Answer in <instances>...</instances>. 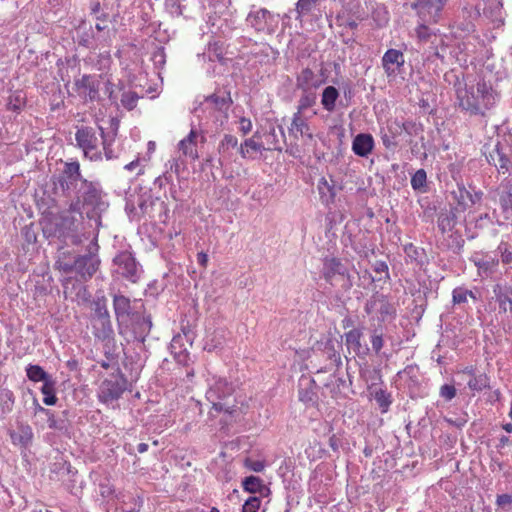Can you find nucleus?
Masks as SVG:
<instances>
[{
	"label": "nucleus",
	"instance_id": "obj_1",
	"mask_svg": "<svg viewBox=\"0 0 512 512\" xmlns=\"http://www.w3.org/2000/svg\"><path fill=\"white\" fill-rule=\"evenodd\" d=\"M53 185L55 195L69 200L70 212H81V208L86 207L94 215H99L108 208L100 183L85 179L78 161L66 162Z\"/></svg>",
	"mask_w": 512,
	"mask_h": 512
},
{
	"label": "nucleus",
	"instance_id": "obj_2",
	"mask_svg": "<svg viewBox=\"0 0 512 512\" xmlns=\"http://www.w3.org/2000/svg\"><path fill=\"white\" fill-rule=\"evenodd\" d=\"M43 232L48 238H56L65 245H79L84 239H88L82 212H70L69 208L62 211Z\"/></svg>",
	"mask_w": 512,
	"mask_h": 512
},
{
	"label": "nucleus",
	"instance_id": "obj_3",
	"mask_svg": "<svg viewBox=\"0 0 512 512\" xmlns=\"http://www.w3.org/2000/svg\"><path fill=\"white\" fill-rule=\"evenodd\" d=\"M459 106L472 115H485L499 101V93L490 83L480 80L476 85L458 90Z\"/></svg>",
	"mask_w": 512,
	"mask_h": 512
},
{
	"label": "nucleus",
	"instance_id": "obj_4",
	"mask_svg": "<svg viewBox=\"0 0 512 512\" xmlns=\"http://www.w3.org/2000/svg\"><path fill=\"white\" fill-rule=\"evenodd\" d=\"M98 245L96 242H91L88 249V254L72 258L67 256L65 252H60L56 261V267L65 272H76L82 279L87 280L91 278L97 271L100 260L97 256Z\"/></svg>",
	"mask_w": 512,
	"mask_h": 512
},
{
	"label": "nucleus",
	"instance_id": "obj_5",
	"mask_svg": "<svg viewBox=\"0 0 512 512\" xmlns=\"http://www.w3.org/2000/svg\"><path fill=\"white\" fill-rule=\"evenodd\" d=\"M233 392L234 386L231 383L224 378H217L207 390L206 398L216 411L231 414L235 407Z\"/></svg>",
	"mask_w": 512,
	"mask_h": 512
},
{
	"label": "nucleus",
	"instance_id": "obj_6",
	"mask_svg": "<svg viewBox=\"0 0 512 512\" xmlns=\"http://www.w3.org/2000/svg\"><path fill=\"white\" fill-rule=\"evenodd\" d=\"M230 0H206L205 8H209L214 16H209L206 21L207 30H203L205 34H211L213 37L226 36L231 27L227 23V19L222 17V14L228 8Z\"/></svg>",
	"mask_w": 512,
	"mask_h": 512
},
{
	"label": "nucleus",
	"instance_id": "obj_7",
	"mask_svg": "<svg viewBox=\"0 0 512 512\" xmlns=\"http://www.w3.org/2000/svg\"><path fill=\"white\" fill-rule=\"evenodd\" d=\"M77 146L83 150L84 156L90 161L102 160V153L98 149L99 139L93 127L82 126L75 133Z\"/></svg>",
	"mask_w": 512,
	"mask_h": 512
},
{
	"label": "nucleus",
	"instance_id": "obj_8",
	"mask_svg": "<svg viewBox=\"0 0 512 512\" xmlns=\"http://www.w3.org/2000/svg\"><path fill=\"white\" fill-rule=\"evenodd\" d=\"M322 275L324 279L332 285L336 277H341L343 279L342 287L345 290H349L353 286L348 269L339 258L325 257L323 260Z\"/></svg>",
	"mask_w": 512,
	"mask_h": 512
},
{
	"label": "nucleus",
	"instance_id": "obj_9",
	"mask_svg": "<svg viewBox=\"0 0 512 512\" xmlns=\"http://www.w3.org/2000/svg\"><path fill=\"white\" fill-rule=\"evenodd\" d=\"M126 389V380L120 375H112L102 381L98 398L104 404H110L118 400Z\"/></svg>",
	"mask_w": 512,
	"mask_h": 512
},
{
	"label": "nucleus",
	"instance_id": "obj_10",
	"mask_svg": "<svg viewBox=\"0 0 512 512\" xmlns=\"http://www.w3.org/2000/svg\"><path fill=\"white\" fill-rule=\"evenodd\" d=\"M447 0H417L411 4L419 21L437 23Z\"/></svg>",
	"mask_w": 512,
	"mask_h": 512
},
{
	"label": "nucleus",
	"instance_id": "obj_11",
	"mask_svg": "<svg viewBox=\"0 0 512 512\" xmlns=\"http://www.w3.org/2000/svg\"><path fill=\"white\" fill-rule=\"evenodd\" d=\"M493 294L499 307V313L510 311V318L504 323V328L512 334V286L498 282L493 286Z\"/></svg>",
	"mask_w": 512,
	"mask_h": 512
},
{
	"label": "nucleus",
	"instance_id": "obj_12",
	"mask_svg": "<svg viewBox=\"0 0 512 512\" xmlns=\"http://www.w3.org/2000/svg\"><path fill=\"white\" fill-rule=\"evenodd\" d=\"M117 272L132 283L138 281L141 275V268L131 252L122 251L114 258Z\"/></svg>",
	"mask_w": 512,
	"mask_h": 512
},
{
	"label": "nucleus",
	"instance_id": "obj_13",
	"mask_svg": "<svg viewBox=\"0 0 512 512\" xmlns=\"http://www.w3.org/2000/svg\"><path fill=\"white\" fill-rule=\"evenodd\" d=\"M489 164L494 165L499 173L512 172V150L510 146L497 143L486 155Z\"/></svg>",
	"mask_w": 512,
	"mask_h": 512
},
{
	"label": "nucleus",
	"instance_id": "obj_14",
	"mask_svg": "<svg viewBox=\"0 0 512 512\" xmlns=\"http://www.w3.org/2000/svg\"><path fill=\"white\" fill-rule=\"evenodd\" d=\"M367 314H378L381 321L394 318L396 309L389 299L379 293L374 294L365 304Z\"/></svg>",
	"mask_w": 512,
	"mask_h": 512
},
{
	"label": "nucleus",
	"instance_id": "obj_15",
	"mask_svg": "<svg viewBox=\"0 0 512 512\" xmlns=\"http://www.w3.org/2000/svg\"><path fill=\"white\" fill-rule=\"evenodd\" d=\"M246 22L257 32L265 33H272L276 24L274 16L265 8L250 11L246 17Z\"/></svg>",
	"mask_w": 512,
	"mask_h": 512
},
{
	"label": "nucleus",
	"instance_id": "obj_16",
	"mask_svg": "<svg viewBox=\"0 0 512 512\" xmlns=\"http://www.w3.org/2000/svg\"><path fill=\"white\" fill-rule=\"evenodd\" d=\"M193 338L189 331L182 330L176 334L170 343V351L174 359L182 365H186L189 359L188 346H191Z\"/></svg>",
	"mask_w": 512,
	"mask_h": 512
},
{
	"label": "nucleus",
	"instance_id": "obj_17",
	"mask_svg": "<svg viewBox=\"0 0 512 512\" xmlns=\"http://www.w3.org/2000/svg\"><path fill=\"white\" fill-rule=\"evenodd\" d=\"M74 86L78 95L85 102H93L99 99V81L91 75H82L75 79Z\"/></svg>",
	"mask_w": 512,
	"mask_h": 512
},
{
	"label": "nucleus",
	"instance_id": "obj_18",
	"mask_svg": "<svg viewBox=\"0 0 512 512\" xmlns=\"http://www.w3.org/2000/svg\"><path fill=\"white\" fill-rule=\"evenodd\" d=\"M232 104L230 92L219 90L205 98L203 105L205 109H213L220 113L224 119L228 117V110Z\"/></svg>",
	"mask_w": 512,
	"mask_h": 512
},
{
	"label": "nucleus",
	"instance_id": "obj_19",
	"mask_svg": "<svg viewBox=\"0 0 512 512\" xmlns=\"http://www.w3.org/2000/svg\"><path fill=\"white\" fill-rule=\"evenodd\" d=\"M473 262L478 270V275L482 278H493L499 270V259L497 255L489 253L476 256Z\"/></svg>",
	"mask_w": 512,
	"mask_h": 512
},
{
	"label": "nucleus",
	"instance_id": "obj_20",
	"mask_svg": "<svg viewBox=\"0 0 512 512\" xmlns=\"http://www.w3.org/2000/svg\"><path fill=\"white\" fill-rule=\"evenodd\" d=\"M113 308L119 324L128 322L137 313L132 312L130 299L122 294H115L113 296Z\"/></svg>",
	"mask_w": 512,
	"mask_h": 512
},
{
	"label": "nucleus",
	"instance_id": "obj_21",
	"mask_svg": "<svg viewBox=\"0 0 512 512\" xmlns=\"http://www.w3.org/2000/svg\"><path fill=\"white\" fill-rule=\"evenodd\" d=\"M404 63V55L397 49H388L382 57V66L388 76L395 74Z\"/></svg>",
	"mask_w": 512,
	"mask_h": 512
},
{
	"label": "nucleus",
	"instance_id": "obj_22",
	"mask_svg": "<svg viewBox=\"0 0 512 512\" xmlns=\"http://www.w3.org/2000/svg\"><path fill=\"white\" fill-rule=\"evenodd\" d=\"M199 140L203 142L204 137L198 131L191 129L187 137H185L179 142V151H181V153L186 157H189L193 160L197 159V144Z\"/></svg>",
	"mask_w": 512,
	"mask_h": 512
},
{
	"label": "nucleus",
	"instance_id": "obj_23",
	"mask_svg": "<svg viewBox=\"0 0 512 512\" xmlns=\"http://www.w3.org/2000/svg\"><path fill=\"white\" fill-rule=\"evenodd\" d=\"M374 148V139L371 134L360 133L352 142L353 152L360 157H367Z\"/></svg>",
	"mask_w": 512,
	"mask_h": 512
},
{
	"label": "nucleus",
	"instance_id": "obj_24",
	"mask_svg": "<svg viewBox=\"0 0 512 512\" xmlns=\"http://www.w3.org/2000/svg\"><path fill=\"white\" fill-rule=\"evenodd\" d=\"M344 336L347 346L351 347L358 356L364 357L369 353L368 346L361 344V338L363 336L361 329H351L346 332Z\"/></svg>",
	"mask_w": 512,
	"mask_h": 512
},
{
	"label": "nucleus",
	"instance_id": "obj_25",
	"mask_svg": "<svg viewBox=\"0 0 512 512\" xmlns=\"http://www.w3.org/2000/svg\"><path fill=\"white\" fill-rule=\"evenodd\" d=\"M285 137L283 128L281 126L270 125L269 129L264 133L265 142L267 147L265 150L273 151L282 149L281 140Z\"/></svg>",
	"mask_w": 512,
	"mask_h": 512
},
{
	"label": "nucleus",
	"instance_id": "obj_26",
	"mask_svg": "<svg viewBox=\"0 0 512 512\" xmlns=\"http://www.w3.org/2000/svg\"><path fill=\"white\" fill-rule=\"evenodd\" d=\"M98 129L100 131V136L102 139V146L105 158L107 160H113L118 158V152H116L112 147L117 135V126L112 127L111 131L107 133L104 132L101 126H99Z\"/></svg>",
	"mask_w": 512,
	"mask_h": 512
},
{
	"label": "nucleus",
	"instance_id": "obj_27",
	"mask_svg": "<svg viewBox=\"0 0 512 512\" xmlns=\"http://www.w3.org/2000/svg\"><path fill=\"white\" fill-rule=\"evenodd\" d=\"M130 320L134 322L133 329L135 333V338L140 342H144L146 336L149 334L152 327V321L150 316L140 317L137 312L134 318L131 317Z\"/></svg>",
	"mask_w": 512,
	"mask_h": 512
},
{
	"label": "nucleus",
	"instance_id": "obj_28",
	"mask_svg": "<svg viewBox=\"0 0 512 512\" xmlns=\"http://www.w3.org/2000/svg\"><path fill=\"white\" fill-rule=\"evenodd\" d=\"M290 133H299L302 137L309 139L313 138L307 120L303 117L301 112H295L292 117L291 126L289 127Z\"/></svg>",
	"mask_w": 512,
	"mask_h": 512
},
{
	"label": "nucleus",
	"instance_id": "obj_29",
	"mask_svg": "<svg viewBox=\"0 0 512 512\" xmlns=\"http://www.w3.org/2000/svg\"><path fill=\"white\" fill-rule=\"evenodd\" d=\"M93 333L97 338L105 339L113 332L110 317L91 318Z\"/></svg>",
	"mask_w": 512,
	"mask_h": 512
},
{
	"label": "nucleus",
	"instance_id": "obj_30",
	"mask_svg": "<svg viewBox=\"0 0 512 512\" xmlns=\"http://www.w3.org/2000/svg\"><path fill=\"white\" fill-rule=\"evenodd\" d=\"M238 147V139L231 134H225L218 145V152L223 160H230L232 151Z\"/></svg>",
	"mask_w": 512,
	"mask_h": 512
},
{
	"label": "nucleus",
	"instance_id": "obj_31",
	"mask_svg": "<svg viewBox=\"0 0 512 512\" xmlns=\"http://www.w3.org/2000/svg\"><path fill=\"white\" fill-rule=\"evenodd\" d=\"M251 55L255 58V62L262 65L274 60L277 53L269 45H256L251 51Z\"/></svg>",
	"mask_w": 512,
	"mask_h": 512
},
{
	"label": "nucleus",
	"instance_id": "obj_32",
	"mask_svg": "<svg viewBox=\"0 0 512 512\" xmlns=\"http://www.w3.org/2000/svg\"><path fill=\"white\" fill-rule=\"evenodd\" d=\"M13 444L27 447L33 439V432L30 426L21 425L17 431L10 434Z\"/></svg>",
	"mask_w": 512,
	"mask_h": 512
},
{
	"label": "nucleus",
	"instance_id": "obj_33",
	"mask_svg": "<svg viewBox=\"0 0 512 512\" xmlns=\"http://www.w3.org/2000/svg\"><path fill=\"white\" fill-rule=\"evenodd\" d=\"M401 123L394 121L387 126V131L382 132L381 140L386 148H392L397 145L396 137L401 133Z\"/></svg>",
	"mask_w": 512,
	"mask_h": 512
},
{
	"label": "nucleus",
	"instance_id": "obj_34",
	"mask_svg": "<svg viewBox=\"0 0 512 512\" xmlns=\"http://www.w3.org/2000/svg\"><path fill=\"white\" fill-rule=\"evenodd\" d=\"M321 0H298L295 8V19L302 21L304 17L314 13Z\"/></svg>",
	"mask_w": 512,
	"mask_h": 512
},
{
	"label": "nucleus",
	"instance_id": "obj_35",
	"mask_svg": "<svg viewBox=\"0 0 512 512\" xmlns=\"http://www.w3.org/2000/svg\"><path fill=\"white\" fill-rule=\"evenodd\" d=\"M338 98L339 91L334 86H327L322 92L321 104L327 112H333Z\"/></svg>",
	"mask_w": 512,
	"mask_h": 512
},
{
	"label": "nucleus",
	"instance_id": "obj_36",
	"mask_svg": "<svg viewBox=\"0 0 512 512\" xmlns=\"http://www.w3.org/2000/svg\"><path fill=\"white\" fill-rule=\"evenodd\" d=\"M257 137V133L254 134L251 138L246 139L238 148L239 153L242 158H251L254 153L260 152L263 145L255 140Z\"/></svg>",
	"mask_w": 512,
	"mask_h": 512
},
{
	"label": "nucleus",
	"instance_id": "obj_37",
	"mask_svg": "<svg viewBox=\"0 0 512 512\" xmlns=\"http://www.w3.org/2000/svg\"><path fill=\"white\" fill-rule=\"evenodd\" d=\"M313 380H306L305 385L306 387H303L304 383L301 382L299 385V391H298V397L299 400L307 405L314 404L316 402L317 394L313 387Z\"/></svg>",
	"mask_w": 512,
	"mask_h": 512
},
{
	"label": "nucleus",
	"instance_id": "obj_38",
	"mask_svg": "<svg viewBox=\"0 0 512 512\" xmlns=\"http://www.w3.org/2000/svg\"><path fill=\"white\" fill-rule=\"evenodd\" d=\"M480 15L479 11L471 7H465L463 9V17L465 19H468L466 22H457V27L461 29L463 32L470 33L474 30V23L473 21L478 18Z\"/></svg>",
	"mask_w": 512,
	"mask_h": 512
},
{
	"label": "nucleus",
	"instance_id": "obj_39",
	"mask_svg": "<svg viewBox=\"0 0 512 512\" xmlns=\"http://www.w3.org/2000/svg\"><path fill=\"white\" fill-rule=\"evenodd\" d=\"M243 489L250 493H259L263 495L267 490V487L263 484V481L257 476H248L242 481Z\"/></svg>",
	"mask_w": 512,
	"mask_h": 512
},
{
	"label": "nucleus",
	"instance_id": "obj_40",
	"mask_svg": "<svg viewBox=\"0 0 512 512\" xmlns=\"http://www.w3.org/2000/svg\"><path fill=\"white\" fill-rule=\"evenodd\" d=\"M468 298L473 299L474 301L478 300L476 293L472 290H469L465 287L459 286L453 289L452 291V302L453 304H464L468 301Z\"/></svg>",
	"mask_w": 512,
	"mask_h": 512
},
{
	"label": "nucleus",
	"instance_id": "obj_41",
	"mask_svg": "<svg viewBox=\"0 0 512 512\" xmlns=\"http://www.w3.org/2000/svg\"><path fill=\"white\" fill-rule=\"evenodd\" d=\"M427 23L428 22L419 21V24L415 29L416 36L421 42L431 41L434 43L438 39V36L435 31L427 25Z\"/></svg>",
	"mask_w": 512,
	"mask_h": 512
},
{
	"label": "nucleus",
	"instance_id": "obj_42",
	"mask_svg": "<svg viewBox=\"0 0 512 512\" xmlns=\"http://www.w3.org/2000/svg\"><path fill=\"white\" fill-rule=\"evenodd\" d=\"M26 374L29 380L33 382H40L46 383L51 379L50 375L47 374L44 369L39 365H32L29 364L26 367Z\"/></svg>",
	"mask_w": 512,
	"mask_h": 512
},
{
	"label": "nucleus",
	"instance_id": "obj_43",
	"mask_svg": "<svg viewBox=\"0 0 512 512\" xmlns=\"http://www.w3.org/2000/svg\"><path fill=\"white\" fill-rule=\"evenodd\" d=\"M198 57L202 58L204 61L207 59L209 62H221L223 60L222 47L218 42H209L207 51L202 55L199 54Z\"/></svg>",
	"mask_w": 512,
	"mask_h": 512
},
{
	"label": "nucleus",
	"instance_id": "obj_44",
	"mask_svg": "<svg viewBox=\"0 0 512 512\" xmlns=\"http://www.w3.org/2000/svg\"><path fill=\"white\" fill-rule=\"evenodd\" d=\"M315 78L314 72L310 68L303 69L296 78V86L302 91L309 90L313 85Z\"/></svg>",
	"mask_w": 512,
	"mask_h": 512
},
{
	"label": "nucleus",
	"instance_id": "obj_45",
	"mask_svg": "<svg viewBox=\"0 0 512 512\" xmlns=\"http://www.w3.org/2000/svg\"><path fill=\"white\" fill-rule=\"evenodd\" d=\"M318 191L322 202L325 204L333 202L335 197V189L324 177L321 178L318 182Z\"/></svg>",
	"mask_w": 512,
	"mask_h": 512
},
{
	"label": "nucleus",
	"instance_id": "obj_46",
	"mask_svg": "<svg viewBox=\"0 0 512 512\" xmlns=\"http://www.w3.org/2000/svg\"><path fill=\"white\" fill-rule=\"evenodd\" d=\"M452 195L460 210L464 211L469 207L470 191L464 185H458L457 190L453 191Z\"/></svg>",
	"mask_w": 512,
	"mask_h": 512
},
{
	"label": "nucleus",
	"instance_id": "obj_47",
	"mask_svg": "<svg viewBox=\"0 0 512 512\" xmlns=\"http://www.w3.org/2000/svg\"><path fill=\"white\" fill-rule=\"evenodd\" d=\"M427 173L424 169L417 170L411 177V187L417 192H426Z\"/></svg>",
	"mask_w": 512,
	"mask_h": 512
},
{
	"label": "nucleus",
	"instance_id": "obj_48",
	"mask_svg": "<svg viewBox=\"0 0 512 512\" xmlns=\"http://www.w3.org/2000/svg\"><path fill=\"white\" fill-rule=\"evenodd\" d=\"M110 317L105 296H97L93 301V314L91 318Z\"/></svg>",
	"mask_w": 512,
	"mask_h": 512
},
{
	"label": "nucleus",
	"instance_id": "obj_49",
	"mask_svg": "<svg viewBox=\"0 0 512 512\" xmlns=\"http://www.w3.org/2000/svg\"><path fill=\"white\" fill-rule=\"evenodd\" d=\"M41 392L44 395L43 403L45 405L52 406L56 404L57 397L55 395V383L53 380L43 383Z\"/></svg>",
	"mask_w": 512,
	"mask_h": 512
},
{
	"label": "nucleus",
	"instance_id": "obj_50",
	"mask_svg": "<svg viewBox=\"0 0 512 512\" xmlns=\"http://www.w3.org/2000/svg\"><path fill=\"white\" fill-rule=\"evenodd\" d=\"M469 389L480 392L489 386V378L485 373L473 375L467 382Z\"/></svg>",
	"mask_w": 512,
	"mask_h": 512
},
{
	"label": "nucleus",
	"instance_id": "obj_51",
	"mask_svg": "<svg viewBox=\"0 0 512 512\" xmlns=\"http://www.w3.org/2000/svg\"><path fill=\"white\" fill-rule=\"evenodd\" d=\"M14 405V395L10 390H2L0 392V414L6 415L10 413Z\"/></svg>",
	"mask_w": 512,
	"mask_h": 512
},
{
	"label": "nucleus",
	"instance_id": "obj_52",
	"mask_svg": "<svg viewBox=\"0 0 512 512\" xmlns=\"http://www.w3.org/2000/svg\"><path fill=\"white\" fill-rule=\"evenodd\" d=\"M315 103L316 94L309 90L303 91V94L298 101L297 112L303 113L305 110L312 107Z\"/></svg>",
	"mask_w": 512,
	"mask_h": 512
},
{
	"label": "nucleus",
	"instance_id": "obj_53",
	"mask_svg": "<svg viewBox=\"0 0 512 512\" xmlns=\"http://www.w3.org/2000/svg\"><path fill=\"white\" fill-rule=\"evenodd\" d=\"M324 354L327 359L330 360L331 365L336 367L342 364L341 357L339 352L335 349L334 343L331 340H328L324 346Z\"/></svg>",
	"mask_w": 512,
	"mask_h": 512
},
{
	"label": "nucleus",
	"instance_id": "obj_54",
	"mask_svg": "<svg viewBox=\"0 0 512 512\" xmlns=\"http://www.w3.org/2000/svg\"><path fill=\"white\" fill-rule=\"evenodd\" d=\"M437 223L442 233L451 231L456 224L455 215L453 213L440 214Z\"/></svg>",
	"mask_w": 512,
	"mask_h": 512
},
{
	"label": "nucleus",
	"instance_id": "obj_55",
	"mask_svg": "<svg viewBox=\"0 0 512 512\" xmlns=\"http://www.w3.org/2000/svg\"><path fill=\"white\" fill-rule=\"evenodd\" d=\"M164 205L163 201H160L159 198H154L152 195H143L141 197V201L139 202V207L144 214H151L153 212V206L155 204Z\"/></svg>",
	"mask_w": 512,
	"mask_h": 512
},
{
	"label": "nucleus",
	"instance_id": "obj_56",
	"mask_svg": "<svg viewBox=\"0 0 512 512\" xmlns=\"http://www.w3.org/2000/svg\"><path fill=\"white\" fill-rule=\"evenodd\" d=\"M496 253L500 256L499 262L501 261L502 264L508 265L512 263V247L509 243L504 241L500 242Z\"/></svg>",
	"mask_w": 512,
	"mask_h": 512
},
{
	"label": "nucleus",
	"instance_id": "obj_57",
	"mask_svg": "<svg viewBox=\"0 0 512 512\" xmlns=\"http://www.w3.org/2000/svg\"><path fill=\"white\" fill-rule=\"evenodd\" d=\"M139 95L134 91H124L121 96V105L127 110H133L137 106Z\"/></svg>",
	"mask_w": 512,
	"mask_h": 512
},
{
	"label": "nucleus",
	"instance_id": "obj_58",
	"mask_svg": "<svg viewBox=\"0 0 512 512\" xmlns=\"http://www.w3.org/2000/svg\"><path fill=\"white\" fill-rule=\"evenodd\" d=\"M499 202L503 212L507 214L506 217L508 218L509 215L512 214V189L502 192Z\"/></svg>",
	"mask_w": 512,
	"mask_h": 512
},
{
	"label": "nucleus",
	"instance_id": "obj_59",
	"mask_svg": "<svg viewBox=\"0 0 512 512\" xmlns=\"http://www.w3.org/2000/svg\"><path fill=\"white\" fill-rule=\"evenodd\" d=\"M370 342H371V345H372V349L373 351L379 355L380 354V351L381 349L383 348L384 346V339H383V333L382 331L378 330V329H374L372 332H371V336H370Z\"/></svg>",
	"mask_w": 512,
	"mask_h": 512
},
{
	"label": "nucleus",
	"instance_id": "obj_60",
	"mask_svg": "<svg viewBox=\"0 0 512 512\" xmlns=\"http://www.w3.org/2000/svg\"><path fill=\"white\" fill-rule=\"evenodd\" d=\"M185 0H165V8L172 16H180L183 14V2Z\"/></svg>",
	"mask_w": 512,
	"mask_h": 512
},
{
	"label": "nucleus",
	"instance_id": "obj_61",
	"mask_svg": "<svg viewBox=\"0 0 512 512\" xmlns=\"http://www.w3.org/2000/svg\"><path fill=\"white\" fill-rule=\"evenodd\" d=\"M375 400L382 409V412H386L391 404L390 394L382 389L375 392Z\"/></svg>",
	"mask_w": 512,
	"mask_h": 512
},
{
	"label": "nucleus",
	"instance_id": "obj_62",
	"mask_svg": "<svg viewBox=\"0 0 512 512\" xmlns=\"http://www.w3.org/2000/svg\"><path fill=\"white\" fill-rule=\"evenodd\" d=\"M262 500L258 496H250L242 506V512H258Z\"/></svg>",
	"mask_w": 512,
	"mask_h": 512
},
{
	"label": "nucleus",
	"instance_id": "obj_63",
	"mask_svg": "<svg viewBox=\"0 0 512 512\" xmlns=\"http://www.w3.org/2000/svg\"><path fill=\"white\" fill-rule=\"evenodd\" d=\"M402 130L409 135H418L423 131L422 125L413 121H406L401 123Z\"/></svg>",
	"mask_w": 512,
	"mask_h": 512
},
{
	"label": "nucleus",
	"instance_id": "obj_64",
	"mask_svg": "<svg viewBox=\"0 0 512 512\" xmlns=\"http://www.w3.org/2000/svg\"><path fill=\"white\" fill-rule=\"evenodd\" d=\"M496 504L499 508L504 511H508L512 507V495L511 494H501L496 498Z\"/></svg>",
	"mask_w": 512,
	"mask_h": 512
}]
</instances>
